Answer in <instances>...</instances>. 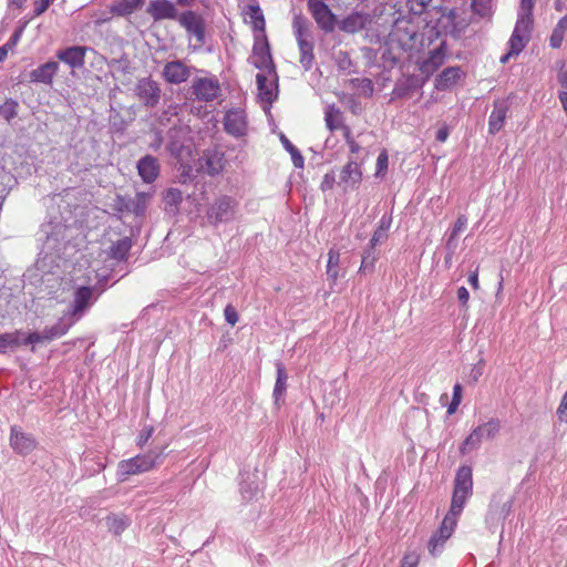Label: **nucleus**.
Masks as SVG:
<instances>
[{
	"mask_svg": "<svg viewBox=\"0 0 567 567\" xmlns=\"http://www.w3.org/2000/svg\"><path fill=\"white\" fill-rule=\"evenodd\" d=\"M239 212V202L229 195H221L208 206L206 210L207 221L212 226L228 224L236 219Z\"/></svg>",
	"mask_w": 567,
	"mask_h": 567,
	"instance_id": "nucleus-4",
	"label": "nucleus"
},
{
	"mask_svg": "<svg viewBox=\"0 0 567 567\" xmlns=\"http://www.w3.org/2000/svg\"><path fill=\"white\" fill-rule=\"evenodd\" d=\"M130 524V519L125 516L110 515L106 517V526L113 535H121Z\"/></svg>",
	"mask_w": 567,
	"mask_h": 567,
	"instance_id": "nucleus-39",
	"label": "nucleus"
},
{
	"mask_svg": "<svg viewBox=\"0 0 567 567\" xmlns=\"http://www.w3.org/2000/svg\"><path fill=\"white\" fill-rule=\"evenodd\" d=\"M224 316L227 323L235 326L238 322V313L234 306L227 305L224 309Z\"/></svg>",
	"mask_w": 567,
	"mask_h": 567,
	"instance_id": "nucleus-53",
	"label": "nucleus"
},
{
	"mask_svg": "<svg viewBox=\"0 0 567 567\" xmlns=\"http://www.w3.org/2000/svg\"><path fill=\"white\" fill-rule=\"evenodd\" d=\"M35 440L31 434L24 433L18 426L11 427L10 446L14 452L27 455L35 449Z\"/></svg>",
	"mask_w": 567,
	"mask_h": 567,
	"instance_id": "nucleus-17",
	"label": "nucleus"
},
{
	"mask_svg": "<svg viewBox=\"0 0 567 567\" xmlns=\"http://www.w3.org/2000/svg\"><path fill=\"white\" fill-rule=\"evenodd\" d=\"M351 65V60L346 52H340L339 54V66L341 69H347Z\"/></svg>",
	"mask_w": 567,
	"mask_h": 567,
	"instance_id": "nucleus-63",
	"label": "nucleus"
},
{
	"mask_svg": "<svg viewBox=\"0 0 567 567\" xmlns=\"http://www.w3.org/2000/svg\"><path fill=\"white\" fill-rule=\"evenodd\" d=\"M136 96L147 107L158 105L162 96L159 84L151 76L142 78L135 86Z\"/></svg>",
	"mask_w": 567,
	"mask_h": 567,
	"instance_id": "nucleus-9",
	"label": "nucleus"
},
{
	"mask_svg": "<svg viewBox=\"0 0 567 567\" xmlns=\"http://www.w3.org/2000/svg\"><path fill=\"white\" fill-rule=\"evenodd\" d=\"M388 237V234L382 233L381 230L377 229L374 234L372 235V238L370 239V248H373L381 241H383Z\"/></svg>",
	"mask_w": 567,
	"mask_h": 567,
	"instance_id": "nucleus-59",
	"label": "nucleus"
},
{
	"mask_svg": "<svg viewBox=\"0 0 567 567\" xmlns=\"http://www.w3.org/2000/svg\"><path fill=\"white\" fill-rule=\"evenodd\" d=\"M288 374L285 365L281 362L276 363V383L274 388V399L278 403L279 400L285 395L287 390Z\"/></svg>",
	"mask_w": 567,
	"mask_h": 567,
	"instance_id": "nucleus-32",
	"label": "nucleus"
},
{
	"mask_svg": "<svg viewBox=\"0 0 567 567\" xmlns=\"http://www.w3.org/2000/svg\"><path fill=\"white\" fill-rule=\"evenodd\" d=\"M457 299L463 307L467 306V302L470 299V292L465 287H460L457 289Z\"/></svg>",
	"mask_w": 567,
	"mask_h": 567,
	"instance_id": "nucleus-60",
	"label": "nucleus"
},
{
	"mask_svg": "<svg viewBox=\"0 0 567 567\" xmlns=\"http://www.w3.org/2000/svg\"><path fill=\"white\" fill-rule=\"evenodd\" d=\"M483 371H484V361L478 360L477 364L473 365V368L471 369L470 379L473 382H476L482 377Z\"/></svg>",
	"mask_w": 567,
	"mask_h": 567,
	"instance_id": "nucleus-57",
	"label": "nucleus"
},
{
	"mask_svg": "<svg viewBox=\"0 0 567 567\" xmlns=\"http://www.w3.org/2000/svg\"><path fill=\"white\" fill-rule=\"evenodd\" d=\"M375 260H377V255L374 252V249L373 248L367 249L362 255V260H361V266H360L359 271L363 272V274H365L368 271H372V269L374 268Z\"/></svg>",
	"mask_w": 567,
	"mask_h": 567,
	"instance_id": "nucleus-46",
	"label": "nucleus"
},
{
	"mask_svg": "<svg viewBox=\"0 0 567 567\" xmlns=\"http://www.w3.org/2000/svg\"><path fill=\"white\" fill-rule=\"evenodd\" d=\"M392 33L403 45L412 47L417 39V28L410 20L398 18L393 23Z\"/></svg>",
	"mask_w": 567,
	"mask_h": 567,
	"instance_id": "nucleus-19",
	"label": "nucleus"
},
{
	"mask_svg": "<svg viewBox=\"0 0 567 567\" xmlns=\"http://www.w3.org/2000/svg\"><path fill=\"white\" fill-rule=\"evenodd\" d=\"M390 226H391V218L386 217V216H382V218L379 221L378 229L381 230L382 233L386 234Z\"/></svg>",
	"mask_w": 567,
	"mask_h": 567,
	"instance_id": "nucleus-64",
	"label": "nucleus"
},
{
	"mask_svg": "<svg viewBox=\"0 0 567 567\" xmlns=\"http://www.w3.org/2000/svg\"><path fill=\"white\" fill-rule=\"evenodd\" d=\"M133 246L131 237H123L116 241H113L106 250V256L117 262L125 261Z\"/></svg>",
	"mask_w": 567,
	"mask_h": 567,
	"instance_id": "nucleus-28",
	"label": "nucleus"
},
{
	"mask_svg": "<svg viewBox=\"0 0 567 567\" xmlns=\"http://www.w3.org/2000/svg\"><path fill=\"white\" fill-rule=\"evenodd\" d=\"M324 121L329 131L333 132L342 127L341 111L334 105H329L324 112Z\"/></svg>",
	"mask_w": 567,
	"mask_h": 567,
	"instance_id": "nucleus-35",
	"label": "nucleus"
},
{
	"mask_svg": "<svg viewBox=\"0 0 567 567\" xmlns=\"http://www.w3.org/2000/svg\"><path fill=\"white\" fill-rule=\"evenodd\" d=\"M183 202V193L178 188H169L164 195L165 210L176 213Z\"/></svg>",
	"mask_w": 567,
	"mask_h": 567,
	"instance_id": "nucleus-37",
	"label": "nucleus"
},
{
	"mask_svg": "<svg viewBox=\"0 0 567 567\" xmlns=\"http://www.w3.org/2000/svg\"><path fill=\"white\" fill-rule=\"evenodd\" d=\"M564 90L559 93V101L567 116V80L561 82Z\"/></svg>",
	"mask_w": 567,
	"mask_h": 567,
	"instance_id": "nucleus-62",
	"label": "nucleus"
},
{
	"mask_svg": "<svg viewBox=\"0 0 567 567\" xmlns=\"http://www.w3.org/2000/svg\"><path fill=\"white\" fill-rule=\"evenodd\" d=\"M352 83L354 84V86L360 90V92L364 95V96H371L373 94V91H374V87H373V83L370 79H354L352 80Z\"/></svg>",
	"mask_w": 567,
	"mask_h": 567,
	"instance_id": "nucleus-49",
	"label": "nucleus"
},
{
	"mask_svg": "<svg viewBox=\"0 0 567 567\" xmlns=\"http://www.w3.org/2000/svg\"><path fill=\"white\" fill-rule=\"evenodd\" d=\"M225 167V155L217 148H207L200 158V168L210 176L223 172Z\"/></svg>",
	"mask_w": 567,
	"mask_h": 567,
	"instance_id": "nucleus-13",
	"label": "nucleus"
},
{
	"mask_svg": "<svg viewBox=\"0 0 567 567\" xmlns=\"http://www.w3.org/2000/svg\"><path fill=\"white\" fill-rule=\"evenodd\" d=\"M507 110L508 107L506 101H496L494 103V110L492 111L488 120V132L491 134H496L502 130L506 118Z\"/></svg>",
	"mask_w": 567,
	"mask_h": 567,
	"instance_id": "nucleus-29",
	"label": "nucleus"
},
{
	"mask_svg": "<svg viewBox=\"0 0 567 567\" xmlns=\"http://www.w3.org/2000/svg\"><path fill=\"white\" fill-rule=\"evenodd\" d=\"M308 10L322 31L330 33L334 30L337 17L327 3L309 8Z\"/></svg>",
	"mask_w": 567,
	"mask_h": 567,
	"instance_id": "nucleus-20",
	"label": "nucleus"
},
{
	"mask_svg": "<svg viewBox=\"0 0 567 567\" xmlns=\"http://www.w3.org/2000/svg\"><path fill=\"white\" fill-rule=\"evenodd\" d=\"M369 22L370 18L368 13L354 11L344 17L338 23V27L342 32L353 34L365 29Z\"/></svg>",
	"mask_w": 567,
	"mask_h": 567,
	"instance_id": "nucleus-21",
	"label": "nucleus"
},
{
	"mask_svg": "<svg viewBox=\"0 0 567 567\" xmlns=\"http://www.w3.org/2000/svg\"><path fill=\"white\" fill-rule=\"evenodd\" d=\"M146 12L153 18L155 22L166 19L178 21L179 17L175 4L169 0H151Z\"/></svg>",
	"mask_w": 567,
	"mask_h": 567,
	"instance_id": "nucleus-12",
	"label": "nucleus"
},
{
	"mask_svg": "<svg viewBox=\"0 0 567 567\" xmlns=\"http://www.w3.org/2000/svg\"><path fill=\"white\" fill-rule=\"evenodd\" d=\"M75 323L63 313V316L58 320L55 324L52 327H45L43 329L44 339L47 342L52 341L56 338H60L68 333L70 328L74 326Z\"/></svg>",
	"mask_w": 567,
	"mask_h": 567,
	"instance_id": "nucleus-31",
	"label": "nucleus"
},
{
	"mask_svg": "<svg viewBox=\"0 0 567 567\" xmlns=\"http://www.w3.org/2000/svg\"><path fill=\"white\" fill-rule=\"evenodd\" d=\"M340 252L336 248H331L328 252L327 277L336 282L339 278Z\"/></svg>",
	"mask_w": 567,
	"mask_h": 567,
	"instance_id": "nucleus-36",
	"label": "nucleus"
},
{
	"mask_svg": "<svg viewBox=\"0 0 567 567\" xmlns=\"http://www.w3.org/2000/svg\"><path fill=\"white\" fill-rule=\"evenodd\" d=\"M566 32H567V16L563 17L557 22L556 27L554 28L550 39H549L550 47L554 49L560 48Z\"/></svg>",
	"mask_w": 567,
	"mask_h": 567,
	"instance_id": "nucleus-38",
	"label": "nucleus"
},
{
	"mask_svg": "<svg viewBox=\"0 0 567 567\" xmlns=\"http://www.w3.org/2000/svg\"><path fill=\"white\" fill-rule=\"evenodd\" d=\"M464 72L461 66H449L444 69L435 79V89L439 91H446L455 85L462 78Z\"/></svg>",
	"mask_w": 567,
	"mask_h": 567,
	"instance_id": "nucleus-24",
	"label": "nucleus"
},
{
	"mask_svg": "<svg viewBox=\"0 0 567 567\" xmlns=\"http://www.w3.org/2000/svg\"><path fill=\"white\" fill-rule=\"evenodd\" d=\"M137 172L143 182L151 184L159 174L158 159L152 155H145L137 162Z\"/></svg>",
	"mask_w": 567,
	"mask_h": 567,
	"instance_id": "nucleus-22",
	"label": "nucleus"
},
{
	"mask_svg": "<svg viewBox=\"0 0 567 567\" xmlns=\"http://www.w3.org/2000/svg\"><path fill=\"white\" fill-rule=\"evenodd\" d=\"M280 141L285 150L291 155L293 166L297 168H302L305 165V159L299 150L284 134H281Z\"/></svg>",
	"mask_w": 567,
	"mask_h": 567,
	"instance_id": "nucleus-41",
	"label": "nucleus"
},
{
	"mask_svg": "<svg viewBox=\"0 0 567 567\" xmlns=\"http://www.w3.org/2000/svg\"><path fill=\"white\" fill-rule=\"evenodd\" d=\"M432 0H406L409 11L414 16H421L430 7Z\"/></svg>",
	"mask_w": 567,
	"mask_h": 567,
	"instance_id": "nucleus-48",
	"label": "nucleus"
},
{
	"mask_svg": "<svg viewBox=\"0 0 567 567\" xmlns=\"http://www.w3.org/2000/svg\"><path fill=\"white\" fill-rule=\"evenodd\" d=\"M165 447H155L145 454H138L134 457L123 460L117 465V476L121 482L128 476L142 474L151 471L164 461Z\"/></svg>",
	"mask_w": 567,
	"mask_h": 567,
	"instance_id": "nucleus-1",
	"label": "nucleus"
},
{
	"mask_svg": "<svg viewBox=\"0 0 567 567\" xmlns=\"http://www.w3.org/2000/svg\"><path fill=\"white\" fill-rule=\"evenodd\" d=\"M501 430V422L491 419L488 422L475 427L460 446V453L465 455L477 450L483 440H493Z\"/></svg>",
	"mask_w": 567,
	"mask_h": 567,
	"instance_id": "nucleus-6",
	"label": "nucleus"
},
{
	"mask_svg": "<svg viewBox=\"0 0 567 567\" xmlns=\"http://www.w3.org/2000/svg\"><path fill=\"white\" fill-rule=\"evenodd\" d=\"M339 184H343L346 187L352 189L358 188L362 179V172L359 164L355 161H349L340 173Z\"/></svg>",
	"mask_w": 567,
	"mask_h": 567,
	"instance_id": "nucleus-25",
	"label": "nucleus"
},
{
	"mask_svg": "<svg viewBox=\"0 0 567 567\" xmlns=\"http://www.w3.org/2000/svg\"><path fill=\"white\" fill-rule=\"evenodd\" d=\"M20 332H10L0 334V353H4L8 349L20 346Z\"/></svg>",
	"mask_w": 567,
	"mask_h": 567,
	"instance_id": "nucleus-43",
	"label": "nucleus"
},
{
	"mask_svg": "<svg viewBox=\"0 0 567 567\" xmlns=\"http://www.w3.org/2000/svg\"><path fill=\"white\" fill-rule=\"evenodd\" d=\"M219 83L214 79L200 78L193 84V93L200 101H214L219 95Z\"/></svg>",
	"mask_w": 567,
	"mask_h": 567,
	"instance_id": "nucleus-16",
	"label": "nucleus"
},
{
	"mask_svg": "<svg viewBox=\"0 0 567 567\" xmlns=\"http://www.w3.org/2000/svg\"><path fill=\"white\" fill-rule=\"evenodd\" d=\"M458 493L471 494L473 492V472L472 467L467 465H462L458 467L455 480H454V489Z\"/></svg>",
	"mask_w": 567,
	"mask_h": 567,
	"instance_id": "nucleus-30",
	"label": "nucleus"
},
{
	"mask_svg": "<svg viewBox=\"0 0 567 567\" xmlns=\"http://www.w3.org/2000/svg\"><path fill=\"white\" fill-rule=\"evenodd\" d=\"M446 43L442 42L437 48L429 52V56L420 63L419 70L427 80L445 61Z\"/></svg>",
	"mask_w": 567,
	"mask_h": 567,
	"instance_id": "nucleus-14",
	"label": "nucleus"
},
{
	"mask_svg": "<svg viewBox=\"0 0 567 567\" xmlns=\"http://www.w3.org/2000/svg\"><path fill=\"white\" fill-rule=\"evenodd\" d=\"M292 30L300 53L299 62L306 71H309L315 61L311 23L302 13H296L292 19Z\"/></svg>",
	"mask_w": 567,
	"mask_h": 567,
	"instance_id": "nucleus-2",
	"label": "nucleus"
},
{
	"mask_svg": "<svg viewBox=\"0 0 567 567\" xmlns=\"http://www.w3.org/2000/svg\"><path fill=\"white\" fill-rule=\"evenodd\" d=\"M456 524L457 517L446 514L435 534L447 540L452 536Z\"/></svg>",
	"mask_w": 567,
	"mask_h": 567,
	"instance_id": "nucleus-42",
	"label": "nucleus"
},
{
	"mask_svg": "<svg viewBox=\"0 0 567 567\" xmlns=\"http://www.w3.org/2000/svg\"><path fill=\"white\" fill-rule=\"evenodd\" d=\"M192 74V68L182 60L167 62L162 71V75L169 84H181L186 82Z\"/></svg>",
	"mask_w": 567,
	"mask_h": 567,
	"instance_id": "nucleus-11",
	"label": "nucleus"
},
{
	"mask_svg": "<svg viewBox=\"0 0 567 567\" xmlns=\"http://www.w3.org/2000/svg\"><path fill=\"white\" fill-rule=\"evenodd\" d=\"M261 491L256 474H248L240 483V493L244 499L251 501Z\"/></svg>",
	"mask_w": 567,
	"mask_h": 567,
	"instance_id": "nucleus-34",
	"label": "nucleus"
},
{
	"mask_svg": "<svg viewBox=\"0 0 567 567\" xmlns=\"http://www.w3.org/2000/svg\"><path fill=\"white\" fill-rule=\"evenodd\" d=\"M250 63L261 72H267L271 78L277 79L276 66L270 53V47L265 38L264 41H256L252 47V54L249 58Z\"/></svg>",
	"mask_w": 567,
	"mask_h": 567,
	"instance_id": "nucleus-7",
	"label": "nucleus"
},
{
	"mask_svg": "<svg viewBox=\"0 0 567 567\" xmlns=\"http://www.w3.org/2000/svg\"><path fill=\"white\" fill-rule=\"evenodd\" d=\"M59 63L55 61H48L37 69H33L30 74V81L34 83L52 84L53 78L59 71Z\"/></svg>",
	"mask_w": 567,
	"mask_h": 567,
	"instance_id": "nucleus-23",
	"label": "nucleus"
},
{
	"mask_svg": "<svg viewBox=\"0 0 567 567\" xmlns=\"http://www.w3.org/2000/svg\"><path fill=\"white\" fill-rule=\"evenodd\" d=\"M178 23L186 30L189 37H194L198 47L205 43V20L195 11L187 10L179 14Z\"/></svg>",
	"mask_w": 567,
	"mask_h": 567,
	"instance_id": "nucleus-8",
	"label": "nucleus"
},
{
	"mask_svg": "<svg viewBox=\"0 0 567 567\" xmlns=\"http://www.w3.org/2000/svg\"><path fill=\"white\" fill-rule=\"evenodd\" d=\"M388 164H389V157H388L386 152L383 151L378 155V158H377L375 175L377 176L383 175L384 172L388 169Z\"/></svg>",
	"mask_w": 567,
	"mask_h": 567,
	"instance_id": "nucleus-51",
	"label": "nucleus"
},
{
	"mask_svg": "<svg viewBox=\"0 0 567 567\" xmlns=\"http://www.w3.org/2000/svg\"><path fill=\"white\" fill-rule=\"evenodd\" d=\"M420 561V556L415 551H411L404 555L401 560V567H416Z\"/></svg>",
	"mask_w": 567,
	"mask_h": 567,
	"instance_id": "nucleus-52",
	"label": "nucleus"
},
{
	"mask_svg": "<svg viewBox=\"0 0 567 567\" xmlns=\"http://www.w3.org/2000/svg\"><path fill=\"white\" fill-rule=\"evenodd\" d=\"M145 3V0H116L109 7L110 13L115 17H128Z\"/></svg>",
	"mask_w": 567,
	"mask_h": 567,
	"instance_id": "nucleus-27",
	"label": "nucleus"
},
{
	"mask_svg": "<svg viewBox=\"0 0 567 567\" xmlns=\"http://www.w3.org/2000/svg\"><path fill=\"white\" fill-rule=\"evenodd\" d=\"M471 497V494L458 493L457 491H453L451 507L447 514L458 517L462 513L466 501Z\"/></svg>",
	"mask_w": 567,
	"mask_h": 567,
	"instance_id": "nucleus-40",
	"label": "nucleus"
},
{
	"mask_svg": "<svg viewBox=\"0 0 567 567\" xmlns=\"http://www.w3.org/2000/svg\"><path fill=\"white\" fill-rule=\"evenodd\" d=\"M95 289L89 286H80L73 292L72 302L69 309L64 312L74 323H76L85 312L95 303L97 295L94 293Z\"/></svg>",
	"mask_w": 567,
	"mask_h": 567,
	"instance_id": "nucleus-5",
	"label": "nucleus"
},
{
	"mask_svg": "<svg viewBox=\"0 0 567 567\" xmlns=\"http://www.w3.org/2000/svg\"><path fill=\"white\" fill-rule=\"evenodd\" d=\"M248 16L251 19L252 27L256 31L265 32L266 21L261 9L258 6H250Z\"/></svg>",
	"mask_w": 567,
	"mask_h": 567,
	"instance_id": "nucleus-45",
	"label": "nucleus"
},
{
	"mask_svg": "<svg viewBox=\"0 0 567 567\" xmlns=\"http://www.w3.org/2000/svg\"><path fill=\"white\" fill-rule=\"evenodd\" d=\"M336 183V176L333 172L327 173L321 182L320 188L322 192H327L332 189L333 185Z\"/></svg>",
	"mask_w": 567,
	"mask_h": 567,
	"instance_id": "nucleus-55",
	"label": "nucleus"
},
{
	"mask_svg": "<svg viewBox=\"0 0 567 567\" xmlns=\"http://www.w3.org/2000/svg\"><path fill=\"white\" fill-rule=\"evenodd\" d=\"M150 195L146 193H137L132 198H121V210L132 213L135 216H143L146 212Z\"/></svg>",
	"mask_w": 567,
	"mask_h": 567,
	"instance_id": "nucleus-26",
	"label": "nucleus"
},
{
	"mask_svg": "<svg viewBox=\"0 0 567 567\" xmlns=\"http://www.w3.org/2000/svg\"><path fill=\"white\" fill-rule=\"evenodd\" d=\"M153 433H154V427L151 425H145L141 430V432L136 439L137 446H140L141 449L144 447L146 445V443L148 442V440L152 437Z\"/></svg>",
	"mask_w": 567,
	"mask_h": 567,
	"instance_id": "nucleus-50",
	"label": "nucleus"
},
{
	"mask_svg": "<svg viewBox=\"0 0 567 567\" xmlns=\"http://www.w3.org/2000/svg\"><path fill=\"white\" fill-rule=\"evenodd\" d=\"M52 1L53 0H35L33 9L34 16L38 17L44 13Z\"/></svg>",
	"mask_w": 567,
	"mask_h": 567,
	"instance_id": "nucleus-58",
	"label": "nucleus"
},
{
	"mask_svg": "<svg viewBox=\"0 0 567 567\" xmlns=\"http://www.w3.org/2000/svg\"><path fill=\"white\" fill-rule=\"evenodd\" d=\"M457 236H453L450 234L447 240H446V245H445V248H446V251L450 252V255H454L456 248H457V239H456Z\"/></svg>",
	"mask_w": 567,
	"mask_h": 567,
	"instance_id": "nucleus-61",
	"label": "nucleus"
},
{
	"mask_svg": "<svg viewBox=\"0 0 567 567\" xmlns=\"http://www.w3.org/2000/svg\"><path fill=\"white\" fill-rule=\"evenodd\" d=\"M522 10L523 13L519 16L513 34L508 41L509 50L499 59V62L503 64L507 63L512 56L518 55L528 41V35L525 37V33H528V27L530 23L532 0H522Z\"/></svg>",
	"mask_w": 567,
	"mask_h": 567,
	"instance_id": "nucleus-3",
	"label": "nucleus"
},
{
	"mask_svg": "<svg viewBox=\"0 0 567 567\" xmlns=\"http://www.w3.org/2000/svg\"><path fill=\"white\" fill-rule=\"evenodd\" d=\"M87 47L72 45L56 52V58L72 69H81L85 63Z\"/></svg>",
	"mask_w": 567,
	"mask_h": 567,
	"instance_id": "nucleus-18",
	"label": "nucleus"
},
{
	"mask_svg": "<svg viewBox=\"0 0 567 567\" xmlns=\"http://www.w3.org/2000/svg\"><path fill=\"white\" fill-rule=\"evenodd\" d=\"M257 89L259 97L271 104L278 95V78H271L267 72H259L256 75Z\"/></svg>",
	"mask_w": 567,
	"mask_h": 567,
	"instance_id": "nucleus-15",
	"label": "nucleus"
},
{
	"mask_svg": "<svg viewBox=\"0 0 567 567\" xmlns=\"http://www.w3.org/2000/svg\"><path fill=\"white\" fill-rule=\"evenodd\" d=\"M417 87V80L414 76H408L395 83L392 95L400 99L409 97Z\"/></svg>",
	"mask_w": 567,
	"mask_h": 567,
	"instance_id": "nucleus-33",
	"label": "nucleus"
},
{
	"mask_svg": "<svg viewBox=\"0 0 567 567\" xmlns=\"http://www.w3.org/2000/svg\"><path fill=\"white\" fill-rule=\"evenodd\" d=\"M467 226V218L465 215H460L454 227L451 230V235L457 236L462 230H464Z\"/></svg>",
	"mask_w": 567,
	"mask_h": 567,
	"instance_id": "nucleus-56",
	"label": "nucleus"
},
{
	"mask_svg": "<svg viewBox=\"0 0 567 567\" xmlns=\"http://www.w3.org/2000/svg\"><path fill=\"white\" fill-rule=\"evenodd\" d=\"M41 342H47L43 330L41 332H31L23 341L20 340V344H34Z\"/></svg>",
	"mask_w": 567,
	"mask_h": 567,
	"instance_id": "nucleus-54",
	"label": "nucleus"
},
{
	"mask_svg": "<svg viewBox=\"0 0 567 567\" xmlns=\"http://www.w3.org/2000/svg\"><path fill=\"white\" fill-rule=\"evenodd\" d=\"M224 130L234 137H241L247 133V117L243 110H228L224 116Z\"/></svg>",
	"mask_w": 567,
	"mask_h": 567,
	"instance_id": "nucleus-10",
	"label": "nucleus"
},
{
	"mask_svg": "<svg viewBox=\"0 0 567 567\" xmlns=\"http://www.w3.org/2000/svg\"><path fill=\"white\" fill-rule=\"evenodd\" d=\"M19 103L13 99H7L0 105V116L10 122L18 115Z\"/></svg>",
	"mask_w": 567,
	"mask_h": 567,
	"instance_id": "nucleus-44",
	"label": "nucleus"
},
{
	"mask_svg": "<svg viewBox=\"0 0 567 567\" xmlns=\"http://www.w3.org/2000/svg\"><path fill=\"white\" fill-rule=\"evenodd\" d=\"M445 543H446V539L441 538L439 535H436V534L434 533V534L431 536V538H430V540H429V544H427L429 553H430L433 557L439 556V555L443 551Z\"/></svg>",
	"mask_w": 567,
	"mask_h": 567,
	"instance_id": "nucleus-47",
	"label": "nucleus"
}]
</instances>
